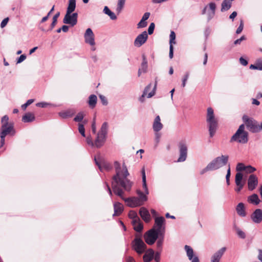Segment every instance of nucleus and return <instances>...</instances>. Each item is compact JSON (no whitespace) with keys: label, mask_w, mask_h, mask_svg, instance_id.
I'll list each match as a JSON object with an SVG mask.
<instances>
[{"label":"nucleus","mask_w":262,"mask_h":262,"mask_svg":"<svg viewBox=\"0 0 262 262\" xmlns=\"http://www.w3.org/2000/svg\"><path fill=\"white\" fill-rule=\"evenodd\" d=\"M159 236H160V234L157 233L155 229H150L144 234V238L148 245H151L155 243Z\"/></svg>","instance_id":"obj_11"},{"label":"nucleus","mask_w":262,"mask_h":262,"mask_svg":"<svg viewBox=\"0 0 262 262\" xmlns=\"http://www.w3.org/2000/svg\"><path fill=\"white\" fill-rule=\"evenodd\" d=\"M245 168L246 169H245V171H246V172L249 173H251L256 170V169L254 167L250 165L246 166Z\"/></svg>","instance_id":"obj_51"},{"label":"nucleus","mask_w":262,"mask_h":262,"mask_svg":"<svg viewBox=\"0 0 262 262\" xmlns=\"http://www.w3.org/2000/svg\"><path fill=\"white\" fill-rule=\"evenodd\" d=\"M148 38V35L146 31L143 32L141 34L137 36L134 41V45L136 47H140L143 45Z\"/></svg>","instance_id":"obj_15"},{"label":"nucleus","mask_w":262,"mask_h":262,"mask_svg":"<svg viewBox=\"0 0 262 262\" xmlns=\"http://www.w3.org/2000/svg\"><path fill=\"white\" fill-rule=\"evenodd\" d=\"M113 191L116 195L120 196L123 200L127 203V205L130 207H136L142 205V203L140 202V199L137 197L124 198L123 196V191L122 189L117 186V184H113Z\"/></svg>","instance_id":"obj_2"},{"label":"nucleus","mask_w":262,"mask_h":262,"mask_svg":"<svg viewBox=\"0 0 262 262\" xmlns=\"http://www.w3.org/2000/svg\"><path fill=\"white\" fill-rule=\"evenodd\" d=\"M169 43L170 45L175 44L176 41H174L176 39V34L174 31H172L170 32V35H169Z\"/></svg>","instance_id":"obj_44"},{"label":"nucleus","mask_w":262,"mask_h":262,"mask_svg":"<svg viewBox=\"0 0 262 262\" xmlns=\"http://www.w3.org/2000/svg\"><path fill=\"white\" fill-rule=\"evenodd\" d=\"M243 174L241 172L236 173L235 175V182L236 185H239V184H243L242 183V180L243 179Z\"/></svg>","instance_id":"obj_39"},{"label":"nucleus","mask_w":262,"mask_h":262,"mask_svg":"<svg viewBox=\"0 0 262 262\" xmlns=\"http://www.w3.org/2000/svg\"><path fill=\"white\" fill-rule=\"evenodd\" d=\"M85 42L92 46H94L95 44L94 34L91 28L86 30L84 35Z\"/></svg>","instance_id":"obj_14"},{"label":"nucleus","mask_w":262,"mask_h":262,"mask_svg":"<svg viewBox=\"0 0 262 262\" xmlns=\"http://www.w3.org/2000/svg\"><path fill=\"white\" fill-rule=\"evenodd\" d=\"M97 102V97L95 95H91L89 97L88 104L91 108H94Z\"/></svg>","instance_id":"obj_27"},{"label":"nucleus","mask_w":262,"mask_h":262,"mask_svg":"<svg viewBox=\"0 0 262 262\" xmlns=\"http://www.w3.org/2000/svg\"><path fill=\"white\" fill-rule=\"evenodd\" d=\"M250 69L252 70H262V59H257L254 64H251Z\"/></svg>","instance_id":"obj_28"},{"label":"nucleus","mask_w":262,"mask_h":262,"mask_svg":"<svg viewBox=\"0 0 262 262\" xmlns=\"http://www.w3.org/2000/svg\"><path fill=\"white\" fill-rule=\"evenodd\" d=\"M246 39V38L245 36L243 35L239 39H237L234 41V45H240L242 41L245 40Z\"/></svg>","instance_id":"obj_52"},{"label":"nucleus","mask_w":262,"mask_h":262,"mask_svg":"<svg viewBox=\"0 0 262 262\" xmlns=\"http://www.w3.org/2000/svg\"><path fill=\"white\" fill-rule=\"evenodd\" d=\"M132 224L134 226V229L138 232H141L143 228L142 223L141 222L140 220L139 221H132Z\"/></svg>","instance_id":"obj_30"},{"label":"nucleus","mask_w":262,"mask_h":262,"mask_svg":"<svg viewBox=\"0 0 262 262\" xmlns=\"http://www.w3.org/2000/svg\"><path fill=\"white\" fill-rule=\"evenodd\" d=\"M76 111L75 108H71L60 112L58 113L59 116L62 119H67L72 117L76 113Z\"/></svg>","instance_id":"obj_19"},{"label":"nucleus","mask_w":262,"mask_h":262,"mask_svg":"<svg viewBox=\"0 0 262 262\" xmlns=\"http://www.w3.org/2000/svg\"><path fill=\"white\" fill-rule=\"evenodd\" d=\"M8 21H9V18L8 17H7V18H5V19H4L2 20V21L1 22V27L2 28H4L7 25Z\"/></svg>","instance_id":"obj_62"},{"label":"nucleus","mask_w":262,"mask_h":262,"mask_svg":"<svg viewBox=\"0 0 262 262\" xmlns=\"http://www.w3.org/2000/svg\"><path fill=\"white\" fill-rule=\"evenodd\" d=\"M152 128L154 130L156 133L159 132L163 128V124L161 122V119L159 116H157L155 118L153 123Z\"/></svg>","instance_id":"obj_22"},{"label":"nucleus","mask_w":262,"mask_h":262,"mask_svg":"<svg viewBox=\"0 0 262 262\" xmlns=\"http://www.w3.org/2000/svg\"><path fill=\"white\" fill-rule=\"evenodd\" d=\"M247 201L249 203L257 205L260 202V200L258 198L257 194H253L248 197Z\"/></svg>","instance_id":"obj_25"},{"label":"nucleus","mask_w":262,"mask_h":262,"mask_svg":"<svg viewBox=\"0 0 262 262\" xmlns=\"http://www.w3.org/2000/svg\"><path fill=\"white\" fill-rule=\"evenodd\" d=\"M139 214L142 219L146 222L150 221L151 218L150 214L147 209L144 207H141L139 210Z\"/></svg>","instance_id":"obj_21"},{"label":"nucleus","mask_w":262,"mask_h":262,"mask_svg":"<svg viewBox=\"0 0 262 262\" xmlns=\"http://www.w3.org/2000/svg\"><path fill=\"white\" fill-rule=\"evenodd\" d=\"M237 233L239 237L242 238H245L246 237L245 233L240 229L237 230Z\"/></svg>","instance_id":"obj_60"},{"label":"nucleus","mask_w":262,"mask_h":262,"mask_svg":"<svg viewBox=\"0 0 262 262\" xmlns=\"http://www.w3.org/2000/svg\"><path fill=\"white\" fill-rule=\"evenodd\" d=\"M1 135L6 136L13 130V124L9 122V117L7 115L4 116L1 119Z\"/></svg>","instance_id":"obj_7"},{"label":"nucleus","mask_w":262,"mask_h":262,"mask_svg":"<svg viewBox=\"0 0 262 262\" xmlns=\"http://www.w3.org/2000/svg\"><path fill=\"white\" fill-rule=\"evenodd\" d=\"M245 127L247 128L252 133H257L259 130L257 122L252 118H250L247 115H244L242 117Z\"/></svg>","instance_id":"obj_6"},{"label":"nucleus","mask_w":262,"mask_h":262,"mask_svg":"<svg viewBox=\"0 0 262 262\" xmlns=\"http://www.w3.org/2000/svg\"><path fill=\"white\" fill-rule=\"evenodd\" d=\"M95 161L96 164L99 167V169L102 171L103 169V167L106 169L107 170H108L111 168V165L107 163H104L103 167L98 162V161L96 160V158H95Z\"/></svg>","instance_id":"obj_37"},{"label":"nucleus","mask_w":262,"mask_h":262,"mask_svg":"<svg viewBox=\"0 0 262 262\" xmlns=\"http://www.w3.org/2000/svg\"><path fill=\"white\" fill-rule=\"evenodd\" d=\"M251 219L254 223L256 224L260 223L262 221V210L256 209L251 214Z\"/></svg>","instance_id":"obj_18"},{"label":"nucleus","mask_w":262,"mask_h":262,"mask_svg":"<svg viewBox=\"0 0 262 262\" xmlns=\"http://www.w3.org/2000/svg\"><path fill=\"white\" fill-rule=\"evenodd\" d=\"M108 123L105 122L102 124L101 128L97 135V137L95 140V146L100 148L104 144L106 139Z\"/></svg>","instance_id":"obj_5"},{"label":"nucleus","mask_w":262,"mask_h":262,"mask_svg":"<svg viewBox=\"0 0 262 262\" xmlns=\"http://www.w3.org/2000/svg\"><path fill=\"white\" fill-rule=\"evenodd\" d=\"M26 58V56L25 54L21 55L17 59V63H19L25 60Z\"/></svg>","instance_id":"obj_63"},{"label":"nucleus","mask_w":262,"mask_h":262,"mask_svg":"<svg viewBox=\"0 0 262 262\" xmlns=\"http://www.w3.org/2000/svg\"><path fill=\"white\" fill-rule=\"evenodd\" d=\"M156 262H159L160 260V252H156L155 254H154V258Z\"/></svg>","instance_id":"obj_64"},{"label":"nucleus","mask_w":262,"mask_h":262,"mask_svg":"<svg viewBox=\"0 0 262 262\" xmlns=\"http://www.w3.org/2000/svg\"><path fill=\"white\" fill-rule=\"evenodd\" d=\"M84 116V113L83 112H80L75 117L74 121L77 122H80L83 120Z\"/></svg>","instance_id":"obj_40"},{"label":"nucleus","mask_w":262,"mask_h":262,"mask_svg":"<svg viewBox=\"0 0 262 262\" xmlns=\"http://www.w3.org/2000/svg\"><path fill=\"white\" fill-rule=\"evenodd\" d=\"M86 143L88 145L91 146L92 147L95 146V142L94 143L92 140V138L90 137H88L86 138Z\"/></svg>","instance_id":"obj_61"},{"label":"nucleus","mask_w":262,"mask_h":262,"mask_svg":"<svg viewBox=\"0 0 262 262\" xmlns=\"http://www.w3.org/2000/svg\"><path fill=\"white\" fill-rule=\"evenodd\" d=\"M231 175V172H230V164L228 165V169L227 170V174L226 176V183L228 185H230V177Z\"/></svg>","instance_id":"obj_49"},{"label":"nucleus","mask_w":262,"mask_h":262,"mask_svg":"<svg viewBox=\"0 0 262 262\" xmlns=\"http://www.w3.org/2000/svg\"><path fill=\"white\" fill-rule=\"evenodd\" d=\"M92 131L93 134H96V122H95V118L93 119V121L92 124Z\"/></svg>","instance_id":"obj_59"},{"label":"nucleus","mask_w":262,"mask_h":262,"mask_svg":"<svg viewBox=\"0 0 262 262\" xmlns=\"http://www.w3.org/2000/svg\"><path fill=\"white\" fill-rule=\"evenodd\" d=\"M228 156L222 155L217 157L209 163L212 170H216L225 165L228 161Z\"/></svg>","instance_id":"obj_8"},{"label":"nucleus","mask_w":262,"mask_h":262,"mask_svg":"<svg viewBox=\"0 0 262 262\" xmlns=\"http://www.w3.org/2000/svg\"><path fill=\"white\" fill-rule=\"evenodd\" d=\"M126 0H118L116 11L119 14L123 10Z\"/></svg>","instance_id":"obj_34"},{"label":"nucleus","mask_w":262,"mask_h":262,"mask_svg":"<svg viewBox=\"0 0 262 262\" xmlns=\"http://www.w3.org/2000/svg\"><path fill=\"white\" fill-rule=\"evenodd\" d=\"M114 209L113 216H119L123 211V206L120 203L115 202L114 203Z\"/></svg>","instance_id":"obj_23"},{"label":"nucleus","mask_w":262,"mask_h":262,"mask_svg":"<svg viewBox=\"0 0 262 262\" xmlns=\"http://www.w3.org/2000/svg\"><path fill=\"white\" fill-rule=\"evenodd\" d=\"M154 251L152 249H149L147 253L143 256L144 262H149L154 258Z\"/></svg>","instance_id":"obj_29"},{"label":"nucleus","mask_w":262,"mask_h":262,"mask_svg":"<svg viewBox=\"0 0 262 262\" xmlns=\"http://www.w3.org/2000/svg\"><path fill=\"white\" fill-rule=\"evenodd\" d=\"M231 7L230 0H224L222 3L221 11L224 12L228 10Z\"/></svg>","instance_id":"obj_32"},{"label":"nucleus","mask_w":262,"mask_h":262,"mask_svg":"<svg viewBox=\"0 0 262 262\" xmlns=\"http://www.w3.org/2000/svg\"><path fill=\"white\" fill-rule=\"evenodd\" d=\"M245 168L246 166L243 163H238L236 165V170L237 171H245Z\"/></svg>","instance_id":"obj_47"},{"label":"nucleus","mask_w":262,"mask_h":262,"mask_svg":"<svg viewBox=\"0 0 262 262\" xmlns=\"http://www.w3.org/2000/svg\"><path fill=\"white\" fill-rule=\"evenodd\" d=\"M137 193L139 196V199L140 200V202L143 204V202L146 201L147 199L146 194H145L143 192H142L140 190H137Z\"/></svg>","instance_id":"obj_35"},{"label":"nucleus","mask_w":262,"mask_h":262,"mask_svg":"<svg viewBox=\"0 0 262 262\" xmlns=\"http://www.w3.org/2000/svg\"><path fill=\"white\" fill-rule=\"evenodd\" d=\"M143 61L141 63V68L140 69H142V72L145 73L146 72L147 69V61L146 59L145 55L142 56Z\"/></svg>","instance_id":"obj_36"},{"label":"nucleus","mask_w":262,"mask_h":262,"mask_svg":"<svg viewBox=\"0 0 262 262\" xmlns=\"http://www.w3.org/2000/svg\"><path fill=\"white\" fill-rule=\"evenodd\" d=\"M35 120L34 115L32 113H27L22 118L24 122H31Z\"/></svg>","instance_id":"obj_26"},{"label":"nucleus","mask_w":262,"mask_h":262,"mask_svg":"<svg viewBox=\"0 0 262 262\" xmlns=\"http://www.w3.org/2000/svg\"><path fill=\"white\" fill-rule=\"evenodd\" d=\"M184 248L186 252L187 256L189 260H191V262H200L199 257L197 256H194L193 250L191 247L185 245Z\"/></svg>","instance_id":"obj_17"},{"label":"nucleus","mask_w":262,"mask_h":262,"mask_svg":"<svg viewBox=\"0 0 262 262\" xmlns=\"http://www.w3.org/2000/svg\"><path fill=\"white\" fill-rule=\"evenodd\" d=\"M99 98L101 100V101L103 105H106L107 104V100L105 96L103 95H100Z\"/></svg>","instance_id":"obj_58"},{"label":"nucleus","mask_w":262,"mask_h":262,"mask_svg":"<svg viewBox=\"0 0 262 262\" xmlns=\"http://www.w3.org/2000/svg\"><path fill=\"white\" fill-rule=\"evenodd\" d=\"M114 166L116 171V174L113 177L112 187L113 184H117V186L122 187L124 190L129 191L131 189L132 183L126 178L129 175V172L125 163L123 164L122 170L121 169L120 164L118 161L114 162Z\"/></svg>","instance_id":"obj_1"},{"label":"nucleus","mask_w":262,"mask_h":262,"mask_svg":"<svg viewBox=\"0 0 262 262\" xmlns=\"http://www.w3.org/2000/svg\"><path fill=\"white\" fill-rule=\"evenodd\" d=\"M165 220L164 217H156L155 219V225L151 229H155L156 231L160 234V236L164 235L165 231Z\"/></svg>","instance_id":"obj_9"},{"label":"nucleus","mask_w":262,"mask_h":262,"mask_svg":"<svg viewBox=\"0 0 262 262\" xmlns=\"http://www.w3.org/2000/svg\"><path fill=\"white\" fill-rule=\"evenodd\" d=\"M209 6L210 9L212 11V13H211V15L208 17V20H210L212 18V17L214 16V15L215 14L216 5L214 3L212 2L209 4Z\"/></svg>","instance_id":"obj_41"},{"label":"nucleus","mask_w":262,"mask_h":262,"mask_svg":"<svg viewBox=\"0 0 262 262\" xmlns=\"http://www.w3.org/2000/svg\"><path fill=\"white\" fill-rule=\"evenodd\" d=\"M147 25V23L146 21L143 20L141 19L139 23L137 24V27L138 28H142L145 27Z\"/></svg>","instance_id":"obj_53"},{"label":"nucleus","mask_w":262,"mask_h":262,"mask_svg":"<svg viewBox=\"0 0 262 262\" xmlns=\"http://www.w3.org/2000/svg\"><path fill=\"white\" fill-rule=\"evenodd\" d=\"M208 171H212V169H211L209 164L207 165V166L205 168H204L201 171L200 174H203L204 173H205L206 172H207Z\"/></svg>","instance_id":"obj_57"},{"label":"nucleus","mask_w":262,"mask_h":262,"mask_svg":"<svg viewBox=\"0 0 262 262\" xmlns=\"http://www.w3.org/2000/svg\"><path fill=\"white\" fill-rule=\"evenodd\" d=\"M258 178L256 175L251 174L249 176L248 179V187L250 191H253L255 189L258 185Z\"/></svg>","instance_id":"obj_16"},{"label":"nucleus","mask_w":262,"mask_h":262,"mask_svg":"<svg viewBox=\"0 0 262 262\" xmlns=\"http://www.w3.org/2000/svg\"><path fill=\"white\" fill-rule=\"evenodd\" d=\"M155 25L154 23H151L150 24V25L148 27V33L149 35H151L153 33L154 29H155Z\"/></svg>","instance_id":"obj_55"},{"label":"nucleus","mask_w":262,"mask_h":262,"mask_svg":"<svg viewBox=\"0 0 262 262\" xmlns=\"http://www.w3.org/2000/svg\"><path fill=\"white\" fill-rule=\"evenodd\" d=\"M129 218L133 219L132 221H139V217L138 216L137 213L133 210L130 211L128 213Z\"/></svg>","instance_id":"obj_42"},{"label":"nucleus","mask_w":262,"mask_h":262,"mask_svg":"<svg viewBox=\"0 0 262 262\" xmlns=\"http://www.w3.org/2000/svg\"><path fill=\"white\" fill-rule=\"evenodd\" d=\"M152 84L151 83L149 84L147 86H146L145 88L143 94L142 96L139 98V101L141 102H143L144 101V97L145 96L147 95L148 93V89H149L150 87H151Z\"/></svg>","instance_id":"obj_38"},{"label":"nucleus","mask_w":262,"mask_h":262,"mask_svg":"<svg viewBox=\"0 0 262 262\" xmlns=\"http://www.w3.org/2000/svg\"><path fill=\"white\" fill-rule=\"evenodd\" d=\"M157 84V82L156 81L155 83V85H154V86L153 88V90L150 92L148 93V95H147V97L148 98H150V97H152L155 95V91H156V89Z\"/></svg>","instance_id":"obj_54"},{"label":"nucleus","mask_w":262,"mask_h":262,"mask_svg":"<svg viewBox=\"0 0 262 262\" xmlns=\"http://www.w3.org/2000/svg\"><path fill=\"white\" fill-rule=\"evenodd\" d=\"M60 15V13L59 12H57L53 17V21H52V23H51V26H50V30H52L54 27L55 26L56 23H57V18L58 17H59Z\"/></svg>","instance_id":"obj_43"},{"label":"nucleus","mask_w":262,"mask_h":262,"mask_svg":"<svg viewBox=\"0 0 262 262\" xmlns=\"http://www.w3.org/2000/svg\"><path fill=\"white\" fill-rule=\"evenodd\" d=\"M236 211L238 215L241 217H245L246 216V212L245 211V207L243 203H239L238 204L236 207Z\"/></svg>","instance_id":"obj_24"},{"label":"nucleus","mask_w":262,"mask_h":262,"mask_svg":"<svg viewBox=\"0 0 262 262\" xmlns=\"http://www.w3.org/2000/svg\"><path fill=\"white\" fill-rule=\"evenodd\" d=\"M189 73L188 72H186L183 79H182V86L183 88H184L186 86V82H187V79L189 78Z\"/></svg>","instance_id":"obj_45"},{"label":"nucleus","mask_w":262,"mask_h":262,"mask_svg":"<svg viewBox=\"0 0 262 262\" xmlns=\"http://www.w3.org/2000/svg\"><path fill=\"white\" fill-rule=\"evenodd\" d=\"M142 182H143V188L144 190L145 193L146 194H148V190L146 184V174H145V171L144 168H143L142 169Z\"/></svg>","instance_id":"obj_31"},{"label":"nucleus","mask_w":262,"mask_h":262,"mask_svg":"<svg viewBox=\"0 0 262 262\" xmlns=\"http://www.w3.org/2000/svg\"><path fill=\"white\" fill-rule=\"evenodd\" d=\"M248 136V133L245 129V124H241L235 133L231 138L230 142H236L241 144H246L249 140Z\"/></svg>","instance_id":"obj_4"},{"label":"nucleus","mask_w":262,"mask_h":262,"mask_svg":"<svg viewBox=\"0 0 262 262\" xmlns=\"http://www.w3.org/2000/svg\"><path fill=\"white\" fill-rule=\"evenodd\" d=\"M78 131L83 137H85V128L84 125L82 124L79 123L78 124Z\"/></svg>","instance_id":"obj_46"},{"label":"nucleus","mask_w":262,"mask_h":262,"mask_svg":"<svg viewBox=\"0 0 262 262\" xmlns=\"http://www.w3.org/2000/svg\"><path fill=\"white\" fill-rule=\"evenodd\" d=\"M34 101L33 99H29L25 104L21 105V108L23 110H26L27 107L32 103Z\"/></svg>","instance_id":"obj_56"},{"label":"nucleus","mask_w":262,"mask_h":262,"mask_svg":"<svg viewBox=\"0 0 262 262\" xmlns=\"http://www.w3.org/2000/svg\"><path fill=\"white\" fill-rule=\"evenodd\" d=\"M76 8V0H69L66 12L72 13Z\"/></svg>","instance_id":"obj_33"},{"label":"nucleus","mask_w":262,"mask_h":262,"mask_svg":"<svg viewBox=\"0 0 262 262\" xmlns=\"http://www.w3.org/2000/svg\"><path fill=\"white\" fill-rule=\"evenodd\" d=\"M179 157L178 162H182L186 160L187 157L188 148L187 144L184 141H181L178 144Z\"/></svg>","instance_id":"obj_12"},{"label":"nucleus","mask_w":262,"mask_h":262,"mask_svg":"<svg viewBox=\"0 0 262 262\" xmlns=\"http://www.w3.org/2000/svg\"><path fill=\"white\" fill-rule=\"evenodd\" d=\"M78 13L66 12L63 18V23L66 24L71 25L72 26L76 25L77 23Z\"/></svg>","instance_id":"obj_13"},{"label":"nucleus","mask_w":262,"mask_h":262,"mask_svg":"<svg viewBox=\"0 0 262 262\" xmlns=\"http://www.w3.org/2000/svg\"><path fill=\"white\" fill-rule=\"evenodd\" d=\"M132 247L138 254L143 253L146 249V245L140 237H135L132 243Z\"/></svg>","instance_id":"obj_10"},{"label":"nucleus","mask_w":262,"mask_h":262,"mask_svg":"<svg viewBox=\"0 0 262 262\" xmlns=\"http://www.w3.org/2000/svg\"><path fill=\"white\" fill-rule=\"evenodd\" d=\"M243 28H244V21L243 19H241L240 24L236 31V33L237 34H240L242 32Z\"/></svg>","instance_id":"obj_48"},{"label":"nucleus","mask_w":262,"mask_h":262,"mask_svg":"<svg viewBox=\"0 0 262 262\" xmlns=\"http://www.w3.org/2000/svg\"><path fill=\"white\" fill-rule=\"evenodd\" d=\"M226 249L223 247L213 254L211 258V262H220Z\"/></svg>","instance_id":"obj_20"},{"label":"nucleus","mask_w":262,"mask_h":262,"mask_svg":"<svg viewBox=\"0 0 262 262\" xmlns=\"http://www.w3.org/2000/svg\"><path fill=\"white\" fill-rule=\"evenodd\" d=\"M206 122L208 127L209 135L211 138L215 134L218 126L217 120L215 118L213 110L211 107L207 108Z\"/></svg>","instance_id":"obj_3"},{"label":"nucleus","mask_w":262,"mask_h":262,"mask_svg":"<svg viewBox=\"0 0 262 262\" xmlns=\"http://www.w3.org/2000/svg\"><path fill=\"white\" fill-rule=\"evenodd\" d=\"M164 235L163 236H159V239L158 240L157 242V246L158 248L161 249L163 242V239H164Z\"/></svg>","instance_id":"obj_50"}]
</instances>
